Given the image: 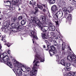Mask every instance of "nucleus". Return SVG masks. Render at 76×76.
<instances>
[{"label":"nucleus","instance_id":"obj_20","mask_svg":"<svg viewBox=\"0 0 76 76\" xmlns=\"http://www.w3.org/2000/svg\"><path fill=\"white\" fill-rule=\"evenodd\" d=\"M6 6H10L11 4L10 2L9 1H7L6 2Z\"/></svg>","mask_w":76,"mask_h":76},{"label":"nucleus","instance_id":"obj_28","mask_svg":"<svg viewBox=\"0 0 76 76\" xmlns=\"http://www.w3.org/2000/svg\"><path fill=\"white\" fill-rule=\"evenodd\" d=\"M66 48V45L63 44V43L62 44V50H64Z\"/></svg>","mask_w":76,"mask_h":76},{"label":"nucleus","instance_id":"obj_62","mask_svg":"<svg viewBox=\"0 0 76 76\" xmlns=\"http://www.w3.org/2000/svg\"><path fill=\"white\" fill-rule=\"evenodd\" d=\"M68 48H70V46H68Z\"/></svg>","mask_w":76,"mask_h":76},{"label":"nucleus","instance_id":"obj_50","mask_svg":"<svg viewBox=\"0 0 76 76\" xmlns=\"http://www.w3.org/2000/svg\"><path fill=\"white\" fill-rule=\"evenodd\" d=\"M7 53H8L9 54H10V50H8L7 52Z\"/></svg>","mask_w":76,"mask_h":76},{"label":"nucleus","instance_id":"obj_21","mask_svg":"<svg viewBox=\"0 0 76 76\" xmlns=\"http://www.w3.org/2000/svg\"><path fill=\"white\" fill-rule=\"evenodd\" d=\"M44 41H45V43H46L47 45V47L48 48V47H49V44H50V43H49V42H48V40H46L47 39H46L45 40H44V39H43Z\"/></svg>","mask_w":76,"mask_h":76},{"label":"nucleus","instance_id":"obj_58","mask_svg":"<svg viewBox=\"0 0 76 76\" xmlns=\"http://www.w3.org/2000/svg\"><path fill=\"white\" fill-rule=\"evenodd\" d=\"M69 49L70 51H72V49H71V48H69Z\"/></svg>","mask_w":76,"mask_h":76},{"label":"nucleus","instance_id":"obj_38","mask_svg":"<svg viewBox=\"0 0 76 76\" xmlns=\"http://www.w3.org/2000/svg\"><path fill=\"white\" fill-rule=\"evenodd\" d=\"M48 40L49 42H52L53 41V38L50 37L49 38Z\"/></svg>","mask_w":76,"mask_h":76},{"label":"nucleus","instance_id":"obj_52","mask_svg":"<svg viewBox=\"0 0 76 76\" xmlns=\"http://www.w3.org/2000/svg\"><path fill=\"white\" fill-rule=\"evenodd\" d=\"M0 62L1 63H2L3 62V61H2V59L0 58Z\"/></svg>","mask_w":76,"mask_h":76},{"label":"nucleus","instance_id":"obj_7","mask_svg":"<svg viewBox=\"0 0 76 76\" xmlns=\"http://www.w3.org/2000/svg\"><path fill=\"white\" fill-rule=\"evenodd\" d=\"M16 69H15V71L17 74L19 76H21L22 74V72L21 70L23 71V69H20L19 66H16Z\"/></svg>","mask_w":76,"mask_h":76},{"label":"nucleus","instance_id":"obj_53","mask_svg":"<svg viewBox=\"0 0 76 76\" xmlns=\"http://www.w3.org/2000/svg\"><path fill=\"white\" fill-rule=\"evenodd\" d=\"M42 6H43L44 7H46V5L45 4H42Z\"/></svg>","mask_w":76,"mask_h":76},{"label":"nucleus","instance_id":"obj_45","mask_svg":"<svg viewBox=\"0 0 76 76\" xmlns=\"http://www.w3.org/2000/svg\"><path fill=\"white\" fill-rule=\"evenodd\" d=\"M55 22L56 23V25H58V21H55Z\"/></svg>","mask_w":76,"mask_h":76},{"label":"nucleus","instance_id":"obj_25","mask_svg":"<svg viewBox=\"0 0 76 76\" xmlns=\"http://www.w3.org/2000/svg\"><path fill=\"white\" fill-rule=\"evenodd\" d=\"M63 7L62 8V10L64 12H66L67 11V8L66 7Z\"/></svg>","mask_w":76,"mask_h":76},{"label":"nucleus","instance_id":"obj_9","mask_svg":"<svg viewBox=\"0 0 76 76\" xmlns=\"http://www.w3.org/2000/svg\"><path fill=\"white\" fill-rule=\"evenodd\" d=\"M51 10L53 12H57L58 8H57V6L56 5H54L52 6L51 8Z\"/></svg>","mask_w":76,"mask_h":76},{"label":"nucleus","instance_id":"obj_43","mask_svg":"<svg viewBox=\"0 0 76 76\" xmlns=\"http://www.w3.org/2000/svg\"><path fill=\"white\" fill-rule=\"evenodd\" d=\"M50 34L51 35L53 36V35H54V34H55V33L54 32H50Z\"/></svg>","mask_w":76,"mask_h":76},{"label":"nucleus","instance_id":"obj_22","mask_svg":"<svg viewBox=\"0 0 76 76\" xmlns=\"http://www.w3.org/2000/svg\"><path fill=\"white\" fill-rule=\"evenodd\" d=\"M50 50L51 51H56V49L55 48V47L54 46H52L50 47Z\"/></svg>","mask_w":76,"mask_h":76},{"label":"nucleus","instance_id":"obj_60","mask_svg":"<svg viewBox=\"0 0 76 76\" xmlns=\"http://www.w3.org/2000/svg\"><path fill=\"white\" fill-rule=\"evenodd\" d=\"M1 48V45L0 44V49Z\"/></svg>","mask_w":76,"mask_h":76},{"label":"nucleus","instance_id":"obj_63","mask_svg":"<svg viewBox=\"0 0 76 76\" xmlns=\"http://www.w3.org/2000/svg\"><path fill=\"white\" fill-rule=\"evenodd\" d=\"M56 58H58V57L56 56Z\"/></svg>","mask_w":76,"mask_h":76},{"label":"nucleus","instance_id":"obj_64","mask_svg":"<svg viewBox=\"0 0 76 76\" xmlns=\"http://www.w3.org/2000/svg\"><path fill=\"white\" fill-rule=\"evenodd\" d=\"M75 6H76V2L75 3Z\"/></svg>","mask_w":76,"mask_h":76},{"label":"nucleus","instance_id":"obj_4","mask_svg":"<svg viewBox=\"0 0 76 76\" xmlns=\"http://www.w3.org/2000/svg\"><path fill=\"white\" fill-rule=\"evenodd\" d=\"M1 57L2 58V60L4 63L9 60V57L7 56V54L6 53L2 54L1 56Z\"/></svg>","mask_w":76,"mask_h":76},{"label":"nucleus","instance_id":"obj_48","mask_svg":"<svg viewBox=\"0 0 76 76\" xmlns=\"http://www.w3.org/2000/svg\"><path fill=\"white\" fill-rule=\"evenodd\" d=\"M8 24H7V23H5L4 24V25L5 26H7V25Z\"/></svg>","mask_w":76,"mask_h":76},{"label":"nucleus","instance_id":"obj_19","mask_svg":"<svg viewBox=\"0 0 76 76\" xmlns=\"http://www.w3.org/2000/svg\"><path fill=\"white\" fill-rule=\"evenodd\" d=\"M60 63L61 64H62V65H63V66H64V65H65V64H66L65 61L63 60H61L60 61Z\"/></svg>","mask_w":76,"mask_h":76},{"label":"nucleus","instance_id":"obj_33","mask_svg":"<svg viewBox=\"0 0 76 76\" xmlns=\"http://www.w3.org/2000/svg\"><path fill=\"white\" fill-rule=\"evenodd\" d=\"M19 65L20 66V67H24V68H25L26 66L25 65H23V64H21V63H20Z\"/></svg>","mask_w":76,"mask_h":76},{"label":"nucleus","instance_id":"obj_3","mask_svg":"<svg viewBox=\"0 0 76 76\" xmlns=\"http://www.w3.org/2000/svg\"><path fill=\"white\" fill-rule=\"evenodd\" d=\"M38 63H39V61H37L36 62L35 64L34 65L33 69L30 72L31 75L32 76H33V75H36L37 74V70L35 69H37V66H38L37 64H38Z\"/></svg>","mask_w":76,"mask_h":76},{"label":"nucleus","instance_id":"obj_34","mask_svg":"<svg viewBox=\"0 0 76 76\" xmlns=\"http://www.w3.org/2000/svg\"><path fill=\"white\" fill-rule=\"evenodd\" d=\"M71 66V64L70 63H66L65 64L66 67H70Z\"/></svg>","mask_w":76,"mask_h":76},{"label":"nucleus","instance_id":"obj_30","mask_svg":"<svg viewBox=\"0 0 76 76\" xmlns=\"http://www.w3.org/2000/svg\"><path fill=\"white\" fill-rule=\"evenodd\" d=\"M25 68L26 69V70L27 71V72H29L31 71V68L29 67H26V66H25Z\"/></svg>","mask_w":76,"mask_h":76},{"label":"nucleus","instance_id":"obj_8","mask_svg":"<svg viewBox=\"0 0 76 76\" xmlns=\"http://www.w3.org/2000/svg\"><path fill=\"white\" fill-rule=\"evenodd\" d=\"M76 57L73 54H72L71 55H70L69 56L68 55L67 57V59L70 61V60H75L76 59Z\"/></svg>","mask_w":76,"mask_h":76},{"label":"nucleus","instance_id":"obj_56","mask_svg":"<svg viewBox=\"0 0 76 76\" xmlns=\"http://www.w3.org/2000/svg\"><path fill=\"white\" fill-rule=\"evenodd\" d=\"M21 10V9L19 7H18V10L19 11H20V10Z\"/></svg>","mask_w":76,"mask_h":76},{"label":"nucleus","instance_id":"obj_49","mask_svg":"<svg viewBox=\"0 0 76 76\" xmlns=\"http://www.w3.org/2000/svg\"><path fill=\"white\" fill-rule=\"evenodd\" d=\"M42 11L43 12H46V10L45 9H42Z\"/></svg>","mask_w":76,"mask_h":76},{"label":"nucleus","instance_id":"obj_47","mask_svg":"<svg viewBox=\"0 0 76 76\" xmlns=\"http://www.w3.org/2000/svg\"><path fill=\"white\" fill-rule=\"evenodd\" d=\"M29 25L30 28H34V27H33V25L31 24L30 25Z\"/></svg>","mask_w":76,"mask_h":76},{"label":"nucleus","instance_id":"obj_51","mask_svg":"<svg viewBox=\"0 0 76 76\" xmlns=\"http://www.w3.org/2000/svg\"><path fill=\"white\" fill-rule=\"evenodd\" d=\"M71 4H72V5H74V4H75V2H74L72 1L71 2Z\"/></svg>","mask_w":76,"mask_h":76},{"label":"nucleus","instance_id":"obj_57","mask_svg":"<svg viewBox=\"0 0 76 76\" xmlns=\"http://www.w3.org/2000/svg\"><path fill=\"white\" fill-rule=\"evenodd\" d=\"M23 76H31V75H23Z\"/></svg>","mask_w":76,"mask_h":76},{"label":"nucleus","instance_id":"obj_10","mask_svg":"<svg viewBox=\"0 0 76 76\" xmlns=\"http://www.w3.org/2000/svg\"><path fill=\"white\" fill-rule=\"evenodd\" d=\"M67 11L69 13H71L72 12V11L74 10V8L73 7L70 6H69V7H68L67 9Z\"/></svg>","mask_w":76,"mask_h":76},{"label":"nucleus","instance_id":"obj_36","mask_svg":"<svg viewBox=\"0 0 76 76\" xmlns=\"http://www.w3.org/2000/svg\"><path fill=\"white\" fill-rule=\"evenodd\" d=\"M20 27H21V26L18 24L16 25V29H21V28H20Z\"/></svg>","mask_w":76,"mask_h":76},{"label":"nucleus","instance_id":"obj_24","mask_svg":"<svg viewBox=\"0 0 76 76\" xmlns=\"http://www.w3.org/2000/svg\"><path fill=\"white\" fill-rule=\"evenodd\" d=\"M59 18H61L63 16V12L62 11H59Z\"/></svg>","mask_w":76,"mask_h":76},{"label":"nucleus","instance_id":"obj_61","mask_svg":"<svg viewBox=\"0 0 76 76\" xmlns=\"http://www.w3.org/2000/svg\"><path fill=\"white\" fill-rule=\"evenodd\" d=\"M32 40H33V44H34V40H33V39H32Z\"/></svg>","mask_w":76,"mask_h":76},{"label":"nucleus","instance_id":"obj_18","mask_svg":"<svg viewBox=\"0 0 76 76\" xmlns=\"http://www.w3.org/2000/svg\"><path fill=\"white\" fill-rule=\"evenodd\" d=\"M26 21L24 20H22L20 22V23L21 25H25L26 24Z\"/></svg>","mask_w":76,"mask_h":76},{"label":"nucleus","instance_id":"obj_46","mask_svg":"<svg viewBox=\"0 0 76 76\" xmlns=\"http://www.w3.org/2000/svg\"><path fill=\"white\" fill-rule=\"evenodd\" d=\"M54 44L55 45H57V42L56 41H54Z\"/></svg>","mask_w":76,"mask_h":76},{"label":"nucleus","instance_id":"obj_13","mask_svg":"<svg viewBox=\"0 0 76 76\" xmlns=\"http://www.w3.org/2000/svg\"><path fill=\"white\" fill-rule=\"evenodd\" d=\"M60 14V11L57 12L54 15V16H55V18L58 19L59 18V15Z\"/></svg>","mask_w":76,"mask_h":76},{"label":"nucleus","instance_id":"obj_27","mask_svg":"<svg viewBox=\"0 0 76 76\" xmlns=\"http://www.w3.org/2000/svg\"><path fill=\"white\" fill-rule=\"evenodd\" d=\"M35 11L34 12V15H36V14H37V13H38V7H35Z\"/></svg>","mask_w":76,"mask_h":76},{"label":"nucleus","instance_id":"obj_37","mask_svg":"<svg viewBox=\"0 0 76 76\" xmlns=\"http://www.w3.org/2000/svg\"><path fill=\"white\" fill-rule=\"evenodd\" d=\"M36 2H34L32 4V7H33L34 8V7H35V6H36Z\"/></svg>","mask_w":76,"mask_h":76},{"label":"nucleus","instance_id":"obj_39","mask_svg":"<svg viewBox=\"0 0 76 76\" xmlns=\"http://www.w3.org/2000/svg\"><path fill=\"white\" fill-rule=\"evenodd\" d=\"M65 69L66 71H70V69H71V68L70 67L66 68Z\"/></svg>","mask_w":76,"mask_h":76},{"label":"nucleus","instance_id":"obj_15","mask_svg":"<svg viewBox=\"0 0 76 76\" xmlns=\"http://www.w3.org/2000/svg\"><path fill=\"white\" fill-rule=\"evenodd\" d=\"M7 66H9V67H10V68H13L12 64V63H11V62L8 61L7 63Z\"/></svg>","mask_w":76,"mask_h":76},{"label":"nucleus","instance_id":"obj_55","mask_svg":"<svg viewBox=\"0 0 76 76\" xmlns=\"http://www.w3.org/2000/svg\"><path fill=\"white\" fill-rule=\"evenodd\" d=\"M29 4H32V2L31 1H30V2H29Z\"/></svg>","mask_w":76,"mask_h":76},{"label":"nucleus","instance_id":"obj_40","mask_svg":"<svg viewBox=\"0 0 76 76\" xmlns=\"http://www.w3.org/2000/svg\"><path fill=\"white\" fill-rule=\"evenodd\" d=\"M18 19L19 20H22V16H20L18 18Z\"/></svg>","mask_w":76,"mask_h":76},{"label":"nucleus","instance_id":"obj_11","mask_svg":"<svg viewBox=\"0 0 76 76\" xmlns=\"http://www.w3.org/2000/svg\"><path fill=\"white\" fill-rule=\"evenodd\" d=\"M35 31H32L31 32V34H29V35L31 36V37L32 36V37L33 38H37V36H35ZM30 34H31V35Z\"/></svg>","mask_w":76,"mask_h":76},{"label":"nucleus","instance_id":"obj_23","mask_svg":"<svg viewBox=\"0 0 76 76\" xmlns=\"http://www.w3.org/2000/svg\"><path fill=\"white\" fill-rule=\"evenodd\" d=\"M11 26L12 28H16V24H15L14 23H12Z\"/></svg>","mask_w":76,"mask_h":76},{"label":"nucleus","instance_id":"obj_35","mask_svg":"<svg viewBox=\"0 0 76 76\" xmlns=\"http://www.w3.org/2000/svg\"><path fill=\"white\" fill-rule=\"evenodd\" d=\"M70 73H71V76H75V72H70Z\"/></svg>","mask_w":76,"mask_h":76},{"label":"nucleus","instance_id":"obj_32","mask_svg":"<svg viewBox=\"0 0 76 76\" xmlns=\"http://www.w3.org/2000/svg\"><path fill=\"white\" fill-rule=\"evenodd\" d=\"M43 47L44 48H45V50H46V51H48V48H49V47H48V48L47 47H47L45 46V45H43Z\"/></svg>","mask_w":76,"mask_h":76},{"label":"nucleus","instance_id":"obj_12","mask_svg":"<svg viewBox=\"0 0 76 76\" xmlns=\"http://www.w3.org/2000/svg\"><path fill=\"white\" fill-rule=\"evenodd\" d=\"M55 52H56V51L51 50H50L49 51V53L50 54V56H53L55 53Z\"/></svg>","mask_w":76,"mask_h":76},{"label":"nucleus","instance_id":"obj_29","mask_svg":"<svg viewBox=\"0 0 76 76\" xmlns=\"http://www.w3.org/2000/svg\"><path fill=\"white\" fill-rule=\"evenodd\" d=\"M50 28L52 30V31H54L56 29V27H55V26H52L50 27Z\"/></svg>","mask_w":76,"mask_h":76},{"label":"nucleus","instance_id":"obj_44","mask_svg":"<svg viewBox=\"0 0 76 76\" xmlns=\"http://www.w3.org/2000/svg\"><path fill=\"white\" fill-rule=\"evenodd\" d=\"M14 2L16 3H18L19 2V0H15L14 1Z\"/></svg>","mask_w":76,"mask_h":76},{"label":"nucleus","instance_id":"obj_41","mask_svg":"<svg viewBox=\"0 0 76 76\" xmlns=\"http://www.w3.org/2000/svg\"><path fill=\"white\" fill-rule=\"evenodd\" d=\"M49 25L50 27H51V26H52V25H53V24L52 23L50 22L49 23Z\"/></svg>","mask_w":76,"mask_h":76},{"label":"nucleus","instance_id":"obj_59","mask_svg":"<svg viewBox=\"0 0 76 76\" xmlns=\"http://www.w3.org/2000/svg\"><path fill=\"white\" fill-rule=\"evenodd\" d=\"M73 1H75V2H76V0H72Z\"/></svg>","mask_w":76,"mask_h":76},{"label":"nucleus","instance_id":"obj_31","mask_svg":"<svg viewBox=\"0 0 76 76\" xmlns=\"http://www.w3.org/2000/svg\"><path fill=\"white\" fill-rule=\"evenodd\" d=\"M16 19H17V18L16 17H14L13 19L11 20L14 22H16Z\"/></svg>","mask_w":76,"mask_h":76},{"label":"nucleus","instance_id":"obj_16","mask_svg":"<svg viewBox=\"0 0 76 76\" xmlns=\"http://www.w3.org/2000/svg\"><path fill=\"white\" fill-rule=\"evenodd\" d=\"M6 41H4V43H5V45H7L8 47H10L11 46V45H12V44L9 42L6 43Z\"/></svg>","mask_w":76,"mask_h":76},{"label":"nucleus","instance_id":"obj_6","mask_svg":"<svg viewBox=\"0 0 76 76\" xmlns=\"http://www.w3.org/2000/svg\"><path fill=\"white\" fill-rule=\"evenodd\" d=\"M34 58V60L33 62V63H34L36 61V60H39L40 61V62H44V59H43L40 55H38L37 54V55H35Z\"/></svg>","mask_w":76,"mask_h":76},{"label":"nucleus","instance_id":"obj_54","mask_svg":"<svg viewBox=\"0 0 76 76\" xmlns=\"http://www.w3.org/2000/svg\"><path fill=\"white\" fill-rule=\"evenodd\" d=\"M48 16L50 18H51V15H50V14H49L48 15Z\"/></svg>","mask_w":76,"mask_h":76},{"label":"nucleus","instance_id":"obj_2","mask_svg":"<svg viewBox=\"0 0 76 76\" xmlns=\"http://www.w3.org/2000/svg\"><path fill=\"white\" fill-rule=\"evenodd\" d=\"M49 28L47 26H45L43 28H41V30L43 32H44V34H42V38L43 39H47V38L46 36V34L47 31L48 30Z\"/></svg>","mask_w":76,"mask_h":76},{"label":"nucleus","instance_id":"obj_5","mask_svg":"<svg viewBox=\"0 0 76 76\" xmlns=\"http://www.w3.org/2000/svg\"><path fill=\"white\" fill-rule=\"evenodd\" d=\"M66 17L67 18V19H66V23H69V25L71 24V20H72V14H68V13L66 12Z\"/></svg>","mask_w":76,"mask_h":76},{"label":"nucleus","instance_id":"obj_14","mask_svg":"<svg viewBox=\"0 0 76 76\" xmlns=\"http://www.w3.org/2000/svg\"><path fill=\"white\" fill-rule=\"evenodd\" d=\"M60 3L61 4L62 7H65L66 6V2L63 0H61L60 1Z\"/></svg>","mask_w":76,"mask_h":76},{"label":"nucleus","instance_id":"obj_1","mask_svg":"<svg viewBox=\"0 0 76 76\" xmlns=\"http://www.w3.org/2000/svg\"><path fill=\"white\" fill-rule=\"evenodd\" d=\"M31 20L33 22H35L37 25L38 28H41L42 26H44L46 24V17L45 16H42L40 18V20L37 17H31Z\"/></svg>","mask_w":76,"mask_h":76},{"label":"nucleus","instance_id":"obj_26","mask_svg":"<svg viewBox=\"0 0 76 76\" xmlns=\"http://www.w3.org/2000/svg\"><path fill=\"white\" fill-rule=\"evenodd\" d=\"M56 2V0H50V4H54Z\"/></svg>","mask_w":76,"mask_h":76},{"label":"nucleus","instance_id":"obj_17","mask_svg":"<svg viewBox=\"0 0 76 76\" xmlns=\"http://www.w3.org/2000/svg\"><path fill=\"white\" fill-rule=\"evenodd\" d=\"M37 7L39 9H40L41 10H42L43 9V7H42V5H39L38 4H37Z\"/></svg>","mask_w":76,"mask_h":76},{"label":"nucleus","instance_id":"obj_42","mask_svg":"<svg viewBox=\"0 0 76 76\" xmlns=\"http://www.w3.org/2000/svg\"><path fill=\"white\" fill-rule=\"evenodd\" d=\"M13 60L14 62H15V63H16L17 64H19V62L17 61H16L15 60V59H14Z\"/></svg>","mask_w":76,"mask_h":76}]
</instances>
